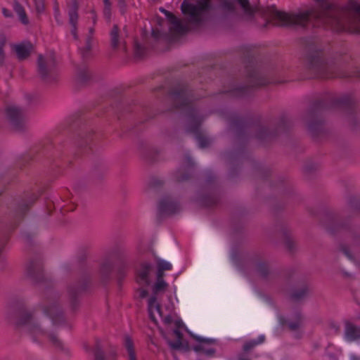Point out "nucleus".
<instances>
[{"instance_id":"f257e3e1","label":"nucleus","mask_w":360,"mask_h":360,"mask_svg":"<svg viewBox=\"0 0 360 360\" xmlns=\"http://www.w3.org/2000/svg\"><path fill=\"white\" fill-rule=\"evenodd\" d=\"M319 8H312L297 14L278 11L274 6L269 8V16L278 26L300 25L330 30L335 32H349L360 34V14L347 16L326 0H316ZM358 11L360 12V6Z\"/></svg>"},{"instance_id":"f03ea898","label":"nucleus","mask_w":360,"mask_h":360,"mask_svg":"<svg viewBox=\"0 0 360 360\" xmlns=\"http://www.w3.org/2000/svg\"><path fill=\"white\" fill-rule=\"evenodd\" d=\"M228 120L237 141L242 146L236 150L224 153V158L231 162L242 157L243 147L251 138H255L260 143H264L272 141L279 134L287 132L292 127L291 120L285 115L280 117L276 128L273 130L263 126L260 117L253 118L233 114L229 116Z\"/></svg>"},{"instance_id":"7ed1b4c3","label":"nucleus","mask_w":360,"mask_h":360,"mask_svg":"<svg viewBox=\"0 0 360 360\" xmlns=\"http://www.w3.org/2000/svg\"><path fill=\"white\" fill-rule=\"evenodd\" d=\"M167 94L172 101V108L184 112L188 121V132L195 136L200 148L207 147L210 144V140L200 129L205 116L200 113L195 105V101L200 97L195 94L194 91L186 82L176 84L169 89Z\"/></svg>"},{"instance_id":"20e7f679","label":"nucleus","mask_w":360,"mask_h":360,"mask_svg":"<svg viewBox=\"0 0 360 360\" xmlns=\"http://www.w3.org/2000/svg\"><path fill=\"white\" fill-rule=\"evenodd\" d=\"M243 63L245 64V85L240 84L236 79L232 80L226 89L222 91L229 96L243 98L250 96L253 91L274 82V80L266 72L258 68L256 65L255 55L252 46L242 47Z\"/></svg>"},{"instance_id":"39448f33","label":"nucleus","mask_w":360,"mask_h":360,"mask_svg":"<svg viewBox=\"0 0 360 360\" xmlns=\"http://www.w3.org/2000/svg\"><path fill=\"white\" fill-rule=\"evenodd\" d=\"M340 108L352 116L356 113V105L354 98L351 95L336 96L326 94L322 98L311 103L307 111V129L313 137H318L323 132L322 113L326 110Z\"/></svg>"},{"instance_id":"423d86ee","label":"nucleus","mask_w":360,"mask_h":360,"mask_svg":"<svg viewBox=\"0 0 360 360\" xmlns=\"http://www.w3.org/2000/svg\"><path fill=\"white\" fill-rule=\"evenodd\" d=\"M302 63L306 71V79H332L348 77L349 75L340 70L337 63L328 60L324 51L315 45L305 48Z\"/></svg>"},{"instance_id":"0eeeda50","label":"nucleus","mask_w":360,"mask_h":360,"mask_svg":"<svg viewBox=\"0 0 360 360\" xmlns=\"http://www.w3.org/2000/svg\"><path fill=\"white\" fill-rule=\"evenodd\" d=\"M86 260L84 254L77 259L75 267L82 275L78 281L69 284L67 288L70 309L73 312L79 307V297L88 292L92 286V277Z\"/></svg>"},{"instance_id":"6e6552de","label":"nucleus","mask_w":360,"mask_h":360,"mask_svg":"<svg viewBox=\"0 0 360 360\" xmlns=\"http://www.w3.org/2000/svg\"><path fill=\"white\" fill-rule=\"evenodd\" d=\"M18 319L15 324L18 327L25 326L27 333L34 342H38V338L46 336L51 344L58 349L64 350L63 342L58 338L55 332L47 333L35 321L32 314L20 308L15 311Z\"/></svg>"},{"instance_id":"1a4fd4ad","label":"nucleus","mask_w":360,"mask_h":360,"mask_svg":"<svg viewBox=\"0 0 360 360\" xmlns=\"http://www.w3.org/2000/svg\"><path fill=\"white\" fill-rule=\"evenodd\" d=\"M41 307L44 314L51 320L53 326H58L66 323L64 311L60 301V295L53 288L46 289Z\"/></svg>"},{"instance_id":"9d476101","label":"nucleus","mask_w":360,"mask_h":360,"mask_svg":"<svg viewBox=\"0 0 360 360\" xmlns=\"http://www.w3.org/2000/svg\"><path fill=\"white\" fill-rule=\"evenodd\" d=\"M322 223L327 231L330 234L335 235L342 233L347 237L351 238L353 240L354 244L359 243L360 236L356 227L350 223L349 219L342 221L338 214L327 212L324 214Z\"/></svg>"},{"instance_id":"9b49d317","label":"nucleus","mask_w":360,"mask_h":360,"mask_svg":"<svg viewBox=\"0 0 360 360\" xmlns=\"http://www.w3.org/2000/svg\"><path fill=\"white\" fill-rule=\"evenodd\" d=\"M206 185L209 188L207 194L201 195L198 202L205 207H212L219 202V197L217 193L216 176L212 171L206 172Z\"/></svg>"},{"instance_id":"f8f14e48","label":"nucleus","mask_w":360,"mask_h":360,"mask_svg":"<svg viewBox=\"0 0 360 360\" xmlns=\"http://www.w3.org/2000/svg\"><path fill=\"white\" fill-rule=\"evenodd\" d=\"M94 141V134L91 130L79 131L75 140V156H80L84 154H88L93 150Z\"/></svg>"},{"instance_id":"ddd939ff","label":"nucleus","mask_w":360,"mask_h":360,"mask_svg":"<svg viewBox=\"0 0 360 360\" xmlns=\"http://www.w3.org/2000/svg\"><path fill=\"white\" fill-rule=\"evenodd\" d=\"M6 119L12 128L17 131H23L26 129V117L22 108L15 105L7 106L5 109Z\"/></svg>"},{"instance_id":"4468645a","label":"nucleus","mask_w":360,"mask_h":360,"mask_svg":"<svg viewBox=\"0 0 360 360\" xmlns=\"http://www.w3.org/2000/svg\"><path fill=\"white\" fill-rule=\"evenodd\" d=\"M56 63L53 56L44 57L39 55L37 59V72L41 79L51 82L55 79V68Z\"/></svg>"},{"instance_id":"2eb2a0df","label":"nucleus","mask_w":360,"mask_h":360,"mask_svg":"<svg viewBox=\"0 0 360 360\" xmlns=\"http://www.w3.org/2000/svg\"><path fill=\"white\" fill-rule=\"evenodd\" d=\"M116 252L106 255L99 264L98 277L102 284L108 283L112 278V272L115 268L114 259L117 258Z\"/></svg>"},{"instance_id":"dca6fc26","label":"nucleus","mask_w":360,"mask_h":360,"mask_svg":"<svg viewBox=\"0 0 360 360\" xmlns=\"http://www.w3.org/2000/svg\"><path fill=\"white\" fill-rule=\"evenodd\" d=\"M26 272L27 276L36 283L46 281L40 255H37L30 260L26 266Z\"/></svg>"},{"instance_id":"f3484780","label":"nucleus","mask_w":360,"mask_h":360,"mask_svg":"<svg viewBox=\"0 0 360 360\" xmlns=\"http://www.w3.org/2000/svg\"><path fill=\"white\" fill-rule=\"evenodd\" d=\"M153 271V265L149 262H141L136 269V281L139 284L148 286L150 284V276Z\"/></svg>"},{"instance_id":"a211bd4d","label":"nucleus","mask_w":360,"mask_h":360,"mask_svg":"<svg viewBox=\"0 0 360 360\" xmlns=\"http://www.w3.org/2000/svg\"><path fill=\"white\" fill-rule=\"evenodd\" d=\"M158 210L160 216L172 215L180 210V204L170 196H166L160 201Z\"/></svg>"},{"instance_id":"6ab92c4d","label":"nucleus","mask_w":360,"mask_h":360,"mask_svg":"<svg viewBox=\"0 0 360 360\" xmlns=\"http://www.w3.org/2000/svg\"><path fill=\"white\" fill-rule=\"evenodd\" d=\"M181 8L183 13L189 15L190 22L195 25H200L202 23V18L200 16L195 5L191 3L184 2Z\"/></svg>"},{"instance_id":"aec40b11","label":"nucleus","mask_w":360,"mask_h":360,"mask_svg":"<svg viewBox=\"0 0 360 360\" xmlns=\"http://www.w3.org/2000/svg\"><path fill=\"white\" fill-rule=\"evenodd\" d=\"M185 163L186 165V168L179 169L176 171L175 174V179L177 182H183L188 180L191 176V170L194 167V162L192 158L188 155H186L185 156Z\"/></svg>"},{"instance_id":"412c9836","label":"nucleus","mask_w":360,"mask_h":360,"mask_svg":"<svg viewBox=\"0 0 360 360\" xmlns=\"http://www.w3.org/2000/svg\"><path fill=\"white\" fill-rule=\"evenodd\" d=\"M345 339L348 342H354L360 339V326H356L350 321H344Z\"/></svg>"},{"instance_id":"4be33fe9","label":"nucleus","mask_w":360,"mask_h":360,"mask_svg":"<svg viewBox=\"0 0 360 360\" xmlns=\"http://www.w3.org/2000/svg\"><path fill=\"white\" fill-rule=\"evenodd\" d=\"M32 49V45L30 43L25 44H20L15 45L13 46V50L15 51L17 57L19 60H22L27 58Z\"/></svg>"},{"instance_id":"5701e85b","label":"nucleus","mask_w":360,"mask_h":360,"mask_svg":"<svg viewBox=\"0 0 360 360\" xmlns=\"http://www.w3.org/2000/svg\"><path fill=\"white\" fill-rule=\"evenodd\" d=\"M304 318L301 312L297 311L294 315V321H285L283 324H286L291 331H295L303 326Z\"/></svg>"},{"instance_id":"b1692460","label":"nucleus","mask_w":360,"mask_h":360,"mask_svg":"<svg viewBox=\"0 0 360 360\" xmlns=\"http://www.w3.org/2000/svg\"><path fill=\"white\" fill-rule=\"evenodd\" d=\"M169 21L172 25L170 27V31L172 32H174L178 34H184L188 31V26L183 25L175 15H172V19Z\"/></svg>"},{"instance_id":"393cba45","label":"nucleus","mask_w":360,"mask_h":360,"mask_svg":"<svg viewBox=\"0 0 360 360\" xmlns=\"http://www.w3.org/2000/svg\"><path fill=\"white\" fill-rule=\"evenodd\" d=\"M76 79L77 82L81 84L87 83L91 79V75L86 65L77 68Z\"/></svg>"},{"instance_id":"a878e982","label":"nucleus","mask_w":360,"mask_h":360,"mask_svg":"<svg viewBox=\"0 0 360 360\" xmlns=\"http://www.w3.org/2000/svg\"><path fill=\"white\" fill-rule=\"evenodd\" d=\"M309 292L308 285L304 283L299 289H295L291 292L290 297L293 302H299L307 297Z\"/></svg>"},{"instance_id":"bb28decb","label":"nucleus","mask_w":360,"mask_h":360,"mask_svg":"<svg viewBox=\"0 0 360 360\" xmlns=\"http://www.w3.org/2000/svg\"><path fill=\"white\" fill-rule=\"evenodd\" d=\"M174 334L176 337L177 340L175 342H169V345L172 349H180L182 348H187L188 347V344L186 342L185 344L182 342L183 339V334L178 329L176 328L174 330Z\"/></svg>"},{"instance_id":"cd10ccee","label":"nucleus","mask_w":360,"mask_h":360,"mask_svg":"<svg viewBox=\"0 0 360 360\" xmlns=\"http://www.w3.org/2000/svg\"><path fill=\"white\" fill-rule=\"evenodd\" d=\"M124 346L127 351L129 360H137L133 340L128 335L124 337Z\"/></svg>"},{"instance_id":"c85d7f7f","label":"nucleus","mask_w":360,"mask_h":360,"mask_svg":"<svg viewBox=\"0 0 360 360\" xmlns=\"http://www.w3.org/2000/svg\"><path fill=\"white\" fill-rule=\"evenodd\" d=\"M13 8L15 13L18 15L20 22L23 25H27L29 23V20L23 6L18 1H15Z\"/></svg>"},{"instance_id":"c756f323","label":"nucleus","mask_w":360,"mask_h":360,"mask_svg":"<svg viewBox=\"0 0 360 360\" xmlns=\"http://www.w3.org/2000/svg\"><path fill=\"white\" fill-rule=\"evenodd\" d=\"M128 266L127 263L122 259L120 261V264L116 270V279L119 285H121L122 281L127 276V271Z\"/></svg>"},{"instance_id":"7c9ffc66","label":"nucleus","mask_w":360,"mask_h":360,"mask_svg":"<svg viewBox=\"0 0 360 360\" xmlns=\"http://www.w3.org/2000/svg\"><path fill=\"white\" fill-rule=\"evenodd\" d=\"M119 27L117 25H114L110 33V45L113 49H117L120 45Z\"/></svg>"},{"instance_id":"2f4dec72","label":"nucleus","mask_w":360,"mask_h":360,"mask_svg":"<svg viewBox=\"0 0 360 360\" xmlns=\"http://www.w3.org/2000/svg\"><path fill=\"white\" fill-rule=\"evenodd\" d=\"M256 271L258 274L264 279L267 278L268 276L271 273L268 264L264 261L257 262L256 264Z\"/></svg>"},{"instance_id":"473e14b6","label":"nucleus","mask_w":360,"mask_h":360,"mask_svg":"<svg viewBox=\"0 0 360 360\" xmlns=\"http://www.w3.org/2000/svg\"><path fill=\"white\" fill-rule=\"evenodd\" d=\"M195 6L200 16L203 13L208 12L213 8L211 0H197Z\"/></svg>"},{"instance_id":"72a5a7b5","label":"nucleus","mask_w":360,"mask_h":360,"mask_svg":"<svg viewBox=\"0 0 360 360\" xmlns=\"http://www.w3.org/2000/svg\"><path fill=\"white\" fill-rule=\"evenodd\" d=\"M91 36H88L86 39L85 46L83 48H79L80 54L84 60L87 59L91 56Z\"/></svg>"},{"instance_id":"f704fd0d","label":"nucleus","mask_w":360,"mask_h":360,"mask_svg":"<svg viewBox=\"0 0 360 360\" xmlns=\"http://www.w3.org/2000/svg\"><path fill=\"white\" fill-rule=\"evenodd\" d=\"M112 110L114 113L117 114L118 116V118L120 119L121 117L123 115L124 112H131L132 110L131 109V106H127L124 108L122 102L120 101L119 103H116V105H112L111 107Z\"/></svg>"},{"instance_id":"c9c22d12","label":"nucleus","mask_w":360,"mask_h":360,"mask_svg":"<svg viewBox=\"0 0 360 360\" xmlns=\"http://www.w3.org/2000/svg\"><path fill=\"white\" fill-rule=\"evenodd\" d=\"M193 349L197 353L203 352L208 357L214 356L216 353V349L214 348L205 349L201 345L193 346Z\"/></svg>"},{"instance_id":"e433bc0d","label":"nucleus","mask_w":360,"mask_h":360,"mask_svg":"<svg viewBox=\"0 0 360 360\" xmlns=\"http://www.w3.org/2000/svg\"><path fill=\"white\" fill-rule=\"evenodd\" d=\"M93 352L94 354L95 360H105L104 352L98 341L96 342V345L93 349Z\"/></svg>"},{"instance_id":"4c0bfd02","label":"nucleus","mask_w":360,"mask_h":360,"mask_svg":"<svg viewBox=\"0 0 360 360\" xmlns=\"http://www.w3.org/2000/svg\"><path fill=\"white\" fill-rule=\"evenodd\" d=\"M159 152L155 148L148 149L145 154L144 158L150 162L157 161L158 159Z\"/></svg>"},{"instance_id":"58836bf2","label":"nucleus","mask_w":360,"mask_h":360,"mask_svg":"<svg viewBox=\"0 0 360 360\" xmlns=\"http://www.w3.org/2000/svg\"><path fill=\"white\" fill-rule=\"evenodd\" d=\"M283 236L285 239V245L288 250L290 252H292L295 249V243L292 238L290 237L289 233L286 231H283Z\"/></svg>"},{"instance_id":"ea45409f","label":"nucleus","mask_w":360,"mask_h":360,"mask_svg":"<svg viewBox=\"0 0 360 360\" xmlns=\"http://www.w3.org/2000/svg\"><path fill=\"white\" fill-rule=\"evenodd\" d=\"M6 40L4 36H1L0 37V66H3L4 65L5 61V52H4V46L6 45Z\"/></svg>"},{"instance_id":"a19ab883","label":"nucleus","mask_w":360,"mask_h":360,"mask_svg":"<svg viewBox=\"0 0 360 360\" xmlns=\"http://www.w3.org/2000/svg\"><path fill=\"white\" fill-rule=\"evenodd\" d=\"M221 7L223 10L230 13H234L236 11L234 4L229 0H224L221 4Z\"/></svg>"},{"instance_id":"79ce46f5","label":"nucleus","mask_w":360,"mask_h":360,"mask_svg":"<svg viewBox=\"0 0 360 360\" xmlns=\"http://www.w3.org/2000/svg\"><path fill=\"white\" fill-rule=\"evenodd\" d=\"M189 335L193 339H194L195 340H196L199 342H201V343H206V344L210 345V344H213L215 342L214 339L202 338L200 336H198L197 335L192 333L191 332H189Z\"/></svg>"},{"instance_id":"37998d69","label":"nucleus","mask_w":360,"mask_h":360,"mask_svg":"<svg viewBox=\"0 0 360 360\" xmlns=\"http://www.w3.org/2000/svg\"><path fill=\"white\" fill-rule=\"evenodd\" d=\"M167 286V283L164 280H157V282L153 286V292L158 293L163 291Z\"/></svg>"},{"instance_id":"c03bdc74","label":"nucleus","mask_w":360,"mask_h":360,"mask_svg":"<svg viewBox=\"0 0 360 360\" xmlns=\"http://www.w3.org/2000/svg\"><path fill=\"white\" fill-rule=\"evenodd\" d=\"M158 268L159 271H169L172 269V264L163 259H160L158 262Z\"/></svg>"},{"instance_id":"a18cd8bd","label":"nucleus","mask_w":360,"mask_h":360,"mask_svg":"<svg viewBox=\"0 0 360 360\" xmlns=\"http://www.w3.org/2000/svg\"><path fill=\"white\" fill-rule=\"evenodd\" d=\"M349 205L353 210L357 212L360 214V202L356 198H350Z\"/></svg>"},{"instance_id":"49530a36","label":"nucleus","mask_w":360,"mask_h":360,"mask_svg":"<svg viewBox=\"0 0 360 360\" xmlns=\"http://www.w3.org/2000/svg\"><path fill=\"white\" fill-rule=\"evenodd\" d=\"M70 23L72 27L77 26L78 14L76 8H73L69 12Z\"/></svg>"},{"instance_id":"de8ad7c7","label":"nucleus","mask_w":360,"mask_h":360,"mask_svg":"<svg viewBox=\"0 0 360 360\" xmlns=\"http://www.w3.org/2000/svg\"><path fill=\"white\" fill-rule=\"evenodd\" d=\"M35 8L38 14H41L45 10V4L44 0H34Z\"/></svg>"},{"instance_id":"09e8293b","label":"nucleus","mask_w":360,"mask_h":360,"mask_svg":"<svg viewBox=\"0 0 360 360\" xmlns=\"http://www.w3.org/2000/svg\"><path fill=\"white\" fill-rule=\"evenodd\" d=\"M318 168V165L312 162H306L304 166V171L306 173H310Z\"/></svg>"},{"instance_id":"8fccbe9b","label":"nucleus","mask_w":360,"mask_h":360,"mask_svg":"<svg viewBox=\"0 0 360 360\" xmlns=\"http://www.w3.org/2000/svg\"><path fill=\"white\" fill-rule=\"evenodd\" d=\"M156 298L155 297H152L149 299L148 304H149V316L152 321H153L155 323H157V320L155 319V316L153 314V312L151 310V307L153 304L154 302H155Z\"/></svg>"},{"instance_id":"3c124183","label":"nucleus","mask_w":360,"mask_h":360,"mask_svg":"<svg viewBox=\"0 0 360 360\" xmlns=\"http://www.w3.org/2000/svg\"><path fill=\"white\" fill-rule=\"evenodd\" d=\"M255 346H257L255 340H252L245 342L243 347V349L244 352H248L252 350Z\"/></svg>"},{"instance_id":"603ef678","label":"nucleus","mask_w":360,"mask_h":360,"mask_svg":"<svg viewBox=\"0 0 360 360\" xmlns=\"http://www.w3.org/2000/svg\"><path fill=\"white\" fill-rule=\"evenodd\" d=\"M134 54H135L136 57H138V58H142L144 54V49L138 43L135 44Z\"/></svg>"},{"instance_id":"864d4df0","label":"nucleus","mask_w":360,"mask_h":360,"mask_svg":"<svg viewBox=\"0 0 360 360\" xmlns=\"http://www.w3.org/2000/svg\"><path fill=\"white\" fill-rule=\"evenodd\" d=\"M117 6L122 14H124L127 9V0H117Z\"/></svg>"},{"instance_id":"5fc2aeb1","label":"nucleus","mask_w":360,"mask_h":360,"mask_svg":"<svg viewBox=\"0 0 360 360\" xmlns=\"http://www.w3.org/2000/svg\"><path fill=\"white\" fill-rule=\"evenodd\" d=\"M238 4L244 9L245 11H248L250 10V4L249 0H236Z\"/></svg>"},{"instance_id":"6e6d98bb","label":"nucleus","mask_w":360,"mask_h":360,"mask_svg":"<svg viewBox=\"0 0 360 360\" xmlns=\"http://www.w3.org/2000/svg\"><path fill=\"white\" fill-rule=\"evenodd\" d=\"M53 13H54V17H55V19L57 22H59L60 21V9H59V5L58 4V2H55L54 5H53Z\"/></svg>"},{"instance_id":"4d7b16f0","label":"nucleus","mask_w":360,"mask_h":360,"mask_svg":"<svg viewBox=\"0 0 360 360\" xmlns=\"http://www.w3.org/2000/svg\"><path fill=\"white\" fill-rule=\"evenodd\" d=\"M22 237L26 243H32V240L33 238V235L32 233L27 232L22 233Z\"/></svg>"},{"instance_id":"13d9d810","label":"nucleus","mask_w":360,"mask_h":360,"mask_svg":"<svg viewBox=\"0 0 360 360\" xmlns=\"http://www.w3.org/2000/svg\"><path fill=\"white\" fill-rule=\"evenodd\" d=\"M162 181L156 178H153L150 181V186L153 188H157L162 186Z\"/></svg>"},{"instance_id":"bf43d9fd","label":"nucleus","mask_w":360,"mask_h":360,"mask_svg":"<svg viewBox=\"0 0 360 360\" xmlns=\"http://www.w3.org/2000/svg\"><path fill=\"white\" fill-rule=\"evenodd\" d=\"M111 8L112 6L103 7V16L108 20L111 18Z\"/></svg>"},{"instance_id":"052dcab7","label":"nucleus","mask_w":360,"mask_h":360,"mask_svg":"<svg viewBox=\"0 0 360 360\" xmlns=\"http://www.w3.org/2000/svg\"><path fill=\"white\" fill-rule=\"evenodd\" d=\"M341 250L342 252H343V254L349 259H353V256L351 254L350 251L349 250V249L346 247V246H344V245H342L341 246Z\"/></svg>"},{"instance_id":"680f3d73","label":"nucleus","mask_w":360,"mask_h":360,"mask_svg":"<svg viewBox=\"0 0 360 360\" xmlns=\"http://www.w3.org/2000/svg\"><path fill=\"white\" fill-rule=\"evenodd\" d=\"M2 14L4 15V16L5 18H13V13L11 12V10L6 8H2Z\"/></svg>"},{"instance_id":"e2e57ef3","label":"nucleus","mask_w":360,"mask_h":360,"mask_svg":"<svg viewBox=\"0 0 360 360\" xmlns=\"http://www.w3.org/2000/svg\"><path fill=\"white\" fill-rule=\"evenodd\" d=\"M151 34L154 39H158L160 38L162 33L158 29H153Z\"/></svg>"},{"instance_id":"0e129e2a","label":"nucleus","mask_w":360,"mask_h":360,"mask_svg":"<svg viewBox=\"0 0 360 360\" xmlns=\"http://www.w3.org/2000/svg\"><path fill=\"white\" fill-rule=\"evenodd\" d=\"M160 11L167 16V18H168L169 20H170L172 19V15H174L173 13H172L171 12L167 11L166 9H165L163 8H160Z\"/></svg>"},{"instance_id":"69168bd1","label":"nucleus","mask_w":360,"mask_h":360,"mask_svg":"<svg viewBox=\"0 0 360 360\" xmlns=\"http://www.w3.org/2000/svg\"><path fill=\"white\" fill-rule=\"evenodd\" d=\"M265 340V336L264 335H261L258 337L257 340H255V342L257 343V345L262 344Z\"/></svg>"},{"instance_id":"338daca9","label":"nucleus","mask_w":360,"mask_h":360,"mask_svg":"<svg viewBox=\"0 0 360 360\" xmlns=\"http://www.w3.org/2000/svg\"><path fill=\"white\" fill-rule=\"evenodd\" d=\"M164 271H159V269L158 268L157 271V280H163Z\"/></svg>"},{"instance_id":"774afa93","label":"nucleus","mask_w":360,"mask_h":360,"mask_svg":"<svg viewBox=\"0 0 360 360\" xmlns=\"http://www.w3.org/2000/svg\"><path fill=\"white\" fill-rule=\"evenodd\" d=\"M350 360H360V356H358L357 355L354 354H352L349 356Z\"/></svg>"}]
</instances>
